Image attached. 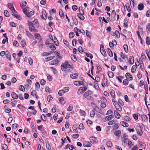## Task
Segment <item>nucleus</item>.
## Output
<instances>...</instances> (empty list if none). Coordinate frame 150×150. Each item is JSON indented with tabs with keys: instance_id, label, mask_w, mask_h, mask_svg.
Masks as SVG:
<instances>
[{
	"instance_id": "obj_29",
	"label": "nucleus",
	"mask_w": 150,
	"mask_h": 150,
	"mask_svg": "<svg viewBox=\"0 0 150 150\" xmlns=\"http://www.w3.org/2000/svg\"><path fill=\"white\" fill-rule=\"evenodd\" d=\"M123 26L126 28L128 27V21L126 18H125L124 19Z\"/></svg>"
},
{
	"instance_id": "obj_3",
	"label": "nucleus",
	"mask_w": 150,
	"mask_h": 150,
	"mask_svg": "<svg viewBox=\"0 0 150 150\" xmlns=\"http://www.w3.org/2000/svg\"><path fill=\"white\" fill-rule=\"evenodd\" d=\"M29 30L31 32H38V29L35 28V26L32 23H28Z\"/></svg>"
},
{
	"instance_id": "obj_45",
	"label": "nucleus",
	"mask_w": 150,
	"mask_h": 150,
	"mask_svg": "<svg viewBox=\"0 0 150 150\" xmlns=\"http://www.w3.org/2000/svg\"><path fill=\"white\" fill-rule=\"evenodd\" d=\"M71 59L74 62H76V61L77 59L76 55L74 54H71Z\"/></svg>"
},
{
	"instance_id": "obj_31",
	"label": "nucleus",
	"mask_w": 150,
	"mask_h": 150,
	"mask_svg": "<svg viewBox=\"0 0 150 150\" xmlns=\"http://www.w3.org/2000/svg\"><path fill=\"white\" fill-rule=\"evenodd\" d=\"M84 92L82 88V87H80L77 91V94L79 95L81 94L82 92Z\"/></svg>"
},
{
	"instance_id": "obj_4",
	"label": "nucleus",
	"mask_w": 150,
	"mask_h": 150,
	"mask_svg": "<svg viewBox=\"0 0 150 150\" xmlns=\"http://www.w3.org/2000/svg\"><path fill=\"white\" fill-rule=\"evenodd\" d=\"M135 129L137 132V133L138 135L141 136L143 134V132L142 131V128L140 125H137Z\"/></svg>"
},
{
	"instance_id": "obj_46",
	"label": "nucleus",
	"mask_w": 150,
	"mask_h": 150,
	"mask_svg": "<svg viewBox=\"0 0 150 150\" xmlns=\"http://www.w3.org/2000/svg\"><path fill=\"white\" fill-rule=\"evenodd\" d=\"M146 30L147 32H150V23H149L146 26Z\"/></svg>"
},
{
	"instance_id": "obj_23",
	"label": "nucleus",
	"mask_w": 150,
	"mask_h": 150,
	"mask_svg": "<svg viewBox=\"0 0 150 150\" xmlns=\"http://www.w3.org/2000/svg\"><path fill=\"white\" fill-rule=\"evenodd\" d=\"M142 118L143 121L145 122H147L148 120L147 116L145 115H142Z\"/></svg>"
},
{
	"instance_id": "obj_48",
	"label": "nucleus",
	"mask_w": 150,
	"mask_h": 150,
	"mask_svg": "<svg viewBox=\"0 0 150 150\" xmlns=\"http://www.w3.org/2000/svg\"><path fill=\"white\" fill-rule=\"evenodd\" d=\"M1 147L4 150H6L8 148L7 145L5 144H3L2 145Z\"/></svg>"
},
{
	"instance_id": "obj_36",
	"label": "nucleus",
	"mask_w": 150,
	"mask_h": 150,
	"mask_svg": "<svg viewBox=\"0 0 150 150\" xmlns=\"http://www.w3.org/2000/svg\"><path fill=\"white\" fill-rule=\"evenodd\" d=\"M59 15L61 17L64 18V13L63 11L61 9H59Z\"/></svg>"
},
{
	"instance_id": "obj_43",
	"label": "nucleus",
	"mask_w": 150,
	"mask_h": 150,
	"mask_svg": "<svg viewBox=\"0 0 150 150\" xmlns=\"http://www.w3.org/2000/svg\"><path fill=\"white\" fill-rule=\"evenodd\" d=\"M8 8L10 9L11 10H14V8L13 7V5L10 3H8Z\"/></svg>"
},
{
	"instance_id": "obj_18",
	"label": "nucleus",
	"mask_w": 150,
	"mask_h": 150,
	"mask_svg": "<svg viewBox=\"0 0 150 150\" xmlns=\"http://www.w3.org/2000/svg\"><path fill=\"white\" fill-rule=\"evenodd\" d=\"M106 50L109 56L110 57H113V54L111 50L109 48H108Z\"/></svg>"
},
{
	"instance_id": "obj_49",
	"label": "nucleus",
	"mask_w": 150,
	"mask_h": 150,
	"mask_svg": "<svg viewBox=\"0 0 150 150\" xmlns=\"http://www.w3.org/2000/svg\"><path fill=\"white\" fill-rule=\"evenodd\" d=\"M106 145L108 147H111L113 145V144L110 141H109L107 142Z\"/></svg>"
},
{
	"instance_id": "obj_5",
	"label": "nucleus",
	"mask_w": 150,
	"mask_h": 150,
	"mask_svg": "<svg viewBox=\"0 0 150 150\" xmlns=\"http://www.w3.org/2000/svg\"><path fill=\"white\" fill-rule=\"evenodd\" d=\"M41 12L42 14L40 15V17L43 19H47V13L45 10L42 9Z\"/></svg>"
},
{
	"instance_id": "obj_22",
	"label": "nucleus",
	"mask_w": 150,
	"mask_h": 150,
	"mask_svg": "<svg viewBox=\"0 0 150 150\" xmlns=\"http://www.w3.org/2000/svg\"><path fill=\"white\" fill-rule=\"evenodd\" d=\"M47 47L50 48L52 50H55L56 49L55 46L52 43H51L50 45L47 46Z\"/></svg>"
},
{
	"instance_id": "obj_24",
	"label": "nucleus",
	"mask_w": 150,
	"mask_h": 150,
	"mask_svg": "<svg viewBox=\"0 0 150 150\" xmlns=\"http://www.w3.org/2000/svg\"><path fill=\"white\" fill-rule=\"evenodd\" d=\"M43 45L44 44L42 42V40L41 38H40L39 39V41L38 43V46L42 48L43 47Z\"/></svg>"
},
{
	"instance_id": "obj_11",
	"label": "nucleus",
	"mask_w": 150,
	"mask_h": 150,
	"mask_svg": "<svg viewBox=\"0 0 150 150\" xmlns=\"http://www.w3.org/2000/svg\"><path fill=\"white\" fill-rule=\"evenodd\" d=\"M5 54L6 58L11 61V57L10 53L8 51H6Z\"/></svg>"
},
{
	"instance_id": "obj_39",
	"label": "nucleus",
	"mask_w": 150,
	"mask_h": 150,
	"mask_svg": "<svg viewBox=\"0 0 150 150\" xmlns=\"http://www.w3.org/2000/svg\"><path fill=\"white\" fill-rule=\"evenodd\" d=\"M108 74L109 77L110 78H112L114 76V74L112 71H108Z\"/></svg>"
},
{
	"instance_id": "obj_20",
	"label": "nucleus",
	"mask_w": 150,
	"mask_h": 150,
	"mask_svg": "<svg viewBox=\"0 0 150 150\" xmlns=\"http://www.w3.org/2000/svg\"><path fill=\"white\" fill-rule=\"evenodd\" d=\"M78 76V74L77 73L71 74L70 75V77L73 79H76Z\"/></svg>"
},
{
	"instance_id": "obj_14",
	"label": "nucleus",
	"mask_w": 150,
	"mask_h": 150,
	"mask_svg": "<svg viewBox=\"0 0 150 150\" xmlns=\"http://www.w3.org/2000/svg\"><path fill=\"white\" fill-rule=\"evenodd\" d=\"M114 106L117 110H118L119 111H121L122 110V107L118 103H116L115 105Z\"/></svg>"
},
{
	"instance_id": "obj_47",
	"label": "nucleus",
	"mask_w": 150,
	"mask_h": 150,
	"mask_svg": "<svg viewBox=\"0 0 150 150\" xmlns=\"http://www.w3.org/2000/svg\"><path fill=\"white\" fill-rule=\"evenodd\" d=\"M46 146L47 149H48V150H52L50 145L48 142H47L46 143Z\"/></svg>"
},
{
	"instance_id": "obj_15",
	"label": "nucleus",
	"mask_w": 150,
	"mask_h": 150,
	"mask_svg": "<svg viewBox=\"0 0 150 150\" xmlns=\"http://www.w3.org/2000/svg\"><path fill=\"white\" fill-rule=\"evenodd\" d=\"M128 61L130 64H133L134 62V58L132 56H130L129 59Z\"/></svg>"
},
{
	"instance_id": "obj_42",
	"label": "nucleus",
	"mask_w": 150,
	"mask_h": 150,
	"mask_svg": "<svg viewBox=\"0 0 150 150\" xmlns=\"http://www.w3.org/2000/svg\"><path fill=\"white\" fill-rule=\"evenodd\" d=\"M127 139L125 138L122 141V144L124 146H126L127 144Z\"/></svg>"
},
{
	"instance_id": "obj_55",
	"label": "nucleus",
	"mask_w": 150,
	"mask_h": 150,
	"mask_svg": "<svg viewBox=\"0 0 150 150\" xmlns=\"http://www.w3.org/2000/svg\"><path fill=\"white\" fill-rule=\"evenodd\" d=\"M46 27L50 32L52 31L53 29L51 26H49V25H46Z\"/></svg>"
},
{
	"instance_id": "obj_41",
	"label": "nucleus",
	"mask_w": 150,
	"mask_h": 150,
	"mask_svg": "<svg viewBox=\"0 0 150 150\" xmlns=\"http://www.w3.org/2000/svg\"><path fill=\"white\" fill-rule=\"evenodd\" d=\"M56 53V55L58 57V58L59 59H61L62 58V57L61 56L60 53L59 52H57V51H56L55 52Z\"/></svg>"
},
{
	"instance_id": "obj_34",
	"label": "nucleus",
	"mask_w": 150,
	"mask_h": 150,
	"mask_svg": "<svg viewBox=\"0 0 150 150\" xmlns=\"http://www.w3.org/2000/svg\"><path fill=\"white\" fill-rule=\"evenodd\" d=\"M144 6L142 4H139L138 5V9L139 10H143L144 9Z\"/></svg>"
},
{
	"instance_id": "obj_57",
	"label": "nucleus",
	"mask_w": 150,
	"mask_h": 150,
	"mask_svg": "<svg viewBox=\"0 0 150 150\" xmlns=\"http://www.w3.org/2000/svg\"><path fill=\"white\" fill-rule=\"evenodd\" d=\"M85 144H86L85 146L87 147H90L92 146L91 144L89 142H86Z\"/></svg>"
},
{
	"instance_id": "obj_44",
	"label": "nucleus",
	"mask_w": 150,
	"mask_h": 150,
	"mask_svg": "<svg viewBox=\"0 0 150 150\" xmlns=\"http://www.w3.org/2000/svg\"><path fill=\"white\" fill-rule=\"evenodd\" d=\"M129 80L127 79L124 80L123 81V84L125 86L128 85L129 83Z\"/></svg>"
},
{
	"instance_id": "obj_13",
	"label": "nucleus",
	"mask_w": 150,
	"mask_h": 150,
	"mask_svg": "<svg viewBox=\"0 0 150 150\" xmlns=\"http://www.w3.org/2000/svg\"><path fill=\"white\" fill-rule=\"evenodd\" d=\"M83 82L81 81H76L74 82V84L76 86H79L82 85Z\"/></svg>"
},
{
	"instance_id": "obj_58",
	"label": "nucleus",
	"mask_w": 150,
	"mask_h": 150,
	"mask_svg": "<svg viewBox=\"0 0 150 150\" xmlns=\"http://www.w3.org/2000/svg\"><path fill=\"white\" fill-rule=\"evenodd\" d=\"M98 82H97L96 81H94V86L97 89L99 88V87L98 86Z\"/></svg>"
},
{
	"instance_id": "obj_26",
	"label": "nucleus",
	"mask_w": 150,
	"mask_h": 150,
	"mask_svg": "<svg viewBox=\"0 0 150 150\" xmlns=\"http://www.w3.org/2000/svg\"><path fill=\"white\" fill-rule=\"evenodd\" d=\"M54 52H52V51H50V52H43L42 54L43 55L42 56H48L49 55H50L52 53H53Z\"/></svg>"
},
{
	"instance_id": "obj_32",
	"label": "nucleus",
	"mask_w": 150,
	"mask_h": 150,
	"mask_svg": "<svg viewBox=\"0 0 150 150\" xmlns=\"http://www.w3.org/2000/svg\"><path fill=\"white\" fill-rule=\"evenodd\" d=\"M121 134V131L120 130H117L114 133V134L118 137H119Z\"/></svg>"
},
{
	"instance_id": "obj_6",
	"label": "nucleus",
	"mask_w": 150,
	"mask_h": 150,
	"mask_svg": "<svg viewBox=\"0 0 150 150\" xmlns=\"http://www.w3.org/2000/svg\"><path fill=\"white\" fill-rule=\"evenodd\" d=\"M60 62L57 59H54L50 62V64L51 65H57Z\"/></svg>"
},
{
	"instance_id": "obj_53",
	"label": "nucleus",
	"mask_w": 150,
	"mask_h": 150,
	"mask_svg": "<svg viewBox=\"0 0 150 150\" xmlns=\"http://www.w3.org/2000/svg\"><path fill=\"white\" fill-rule=\"evenodd\" d=\"M113 115H110L107 116L106 118L108 120H110L113 118Z\"/></svg>"
},
{
	"instance_id": "obj_64",
	"label": "nucleus",
	"mask_w": 150,
	"mask_h": 150,
	"mask_svg": "<svg viewBox=\"0 0 150 150\" xmlns=\"http://www.w3.org/2000/svg\"><path fill=\"white\" fill-rule=\"evenodd\" d=\"M46 82L43 79H42L40 81V84L42 86L45 85Z\"/></svg>"
},
{
	"instance_id": "obj_27",
	"label": "nucleus",
	"mask_w": 150,
	"mask_h": 150,
	"mask_svg": "<svg viewBox=\"0 0 150 150\" xmlns=\"http://www.w3.org/2000/svg\"><path fill=\"white\" fill-rule=\"evenodd\" d=\"M83 14H84L79 13L78 14L77 16L81 20H83L85 19L84 17L83 16Z\"/></svg>"
},
{
	"instance_id": "obj_62",
	"label": "nucleus",
	"mask_w": 150,
	"mask_h": 150,
	"mask_svg": "<svg viewBox=\"0 0 150 150\" xmlns=\"http://www.w3.org/2000/svg\"><path fill=\"white\" fill-rule=\"evenodd\" d=\"M146 42L147 45H150V38L148 37H146Z\"/></svg>"
},
{
	"instance_id": "obj_12",
	"label": "nucleus",
	"mask_w": 150,
	"mask_h": 150,
	"mask_svg": "<svg viewBox=\"0 0 150 150\" xmlns=\"http://www.w3.org/2000/svg\"><path fill=\"white\" fill-rule=\"evenodd\" d=\"M53 38L52 40L54 44L56 45L57 46H58L59 45V44L57 39L56 37L54 35H53Z\"/></svg>"
},
{
	"instance_id": "obj_16",
	"label": "nucleus",
	"mask_w": 150,
	"mask_h": 150,
	"mask_svg": "<svg viewBox=\"0 0 150 150\" xmlns=\"http://www.w3.org/2000/svg\"><path fill=\"white\" fill-rule=\"evenodd\" d=\"M103 83L105 86H108L109 85L107 79L104 76H103Z\"/></svg>"
},
{
	"instance_id": "obj_61",
	"label": "nucleus",
	"mask_w": 150,
	"mask_h": 150,
	"mask_svg": "<svg viewBox=\"0 0 150 150\" xmlns=\"http://www.w3.org/2000/svg\"><path fill=\"white\" fill-rule=\"evenodd\" d=\"M30 22L32 23L33 24H34V25H35L38 23V21L37 19H35L33 21Z\"/></svg>"
},
{
	"instance_id": "obj_17",
	"label": "nucleus",
	"mask_w": 150,
	"mask_h": 150,
	"mask_svg": "<svg viewBox=\"0 0 150 150\" xmlns=\"http://www.w3.org/2000/svg\"><path fill=\"white\" fill-rule=\"evenodd\" d=\"M114 112L115 117L117 119H119L120 117V114L116 110H114Z\"/></svg>"
},
{
	"instance_id": "obj_54",
	"label": "nucleus",
	"mask_w": 150,
	"mask_h": 150,
	"mask_svg": "<svg viewBox=\"0 0 150 150\" xmlns=\"http://www.w3.org/2000/svg\"><path fill=\"white\" fill-rule=\"evenodd\" d=\"M115 34L117 38H119L120 37V34L118 31L115 30Z\"/></svg>"
},
{
	"instance_id": "obj_21",
	"label": "nucleus",
	"mask_w": 150,
	"mask_h": 150,
	"mask_svg": "<svg viewBox=\"0 0 150 150\" xmlns=\"http://www.w3.org/2000/svg\"><path fill=\"white\" fill-rule=\"evenodd\" d=\"M110 93L111 96L113 98H115V91L112 89H111L110 91Z\"/></svg>"
},
{
	"instance_id": "obj_19",
	"label": "nucleus",
	"mask_w": 150,
	"mask_h": 150,
	"mask_svg": "<svg viewBox=\"0 0 150 150\" xmlns=\"http://www.w3.org/2000/svg\"><path fill=\"white\" fill-rule=\"evenodd\" d=\"M125 6L128 11L129 13H131V9L129 4L128 3H125Z\"/></svg>"
},
{
	"instance_id": "obj_40",
	"label": "nucleus",
	"mask_w": 150,
	"mask_h": 150,
	"mask_svg": "<svg viewBox=\"0 0 150 150\" xmlns=\"http://www.w3.org/2000/svg\"><path fill=\"white\" fill-rule=\"evenodd\" d=\"M4 16L7 17H9L10 16L9 13L7 10L4 11Z\"/></svg>"
},
{
	"instance_id": "obj_9",
	"label": "nucleus",
	"mask_w": 150,
	"mask_h": 150,
	"mask_svg": "<svg viewBox=\"0 0 150 150\" xmlns=\"http://www.w3.org/2000/svg\"><path fill=\"white\" fill-rule=\"evenodd\" d=\"M91 104H93V110H95L98 112H100V109L98 107L95 103H91Z\"/></svg>"
},
{
	"instance_id": "obj_50",
	"label": "nucleus",
	"mask_w": 150,
	"mask_h": 150,
	"mask_svg": "<svg viewBox=\"0 0 150 150\" xmlns=\"http://www.w3.org/2000/svg\"><path fill=\"white\" fill-rule=\"evenodd\" d=\"M55 57V56H51L49 57H47L45 58V60L46 61H48L51 60H52Z\"/></svg>"
},
{
	"instance_id": "obj_51",
	"label": "nucleus",
	"mask_w": 150,
	"mask_h": 150,
	"mask_svg": "<svg viewBox=\"0 0 150 150\" xmlns=\"http://www.w3.org/2000/svg\"><path fill=\"white\" fill-rule=\"evenodd\" d=\"M41 118L42 120L44 121H46L47 120V117L45 115L42 114L41 116Z\"/></svg>"
},
{
	"instance_id": "obj_28",
	"label": "nucleus",
	"mask_w": 150,
	"mask_h": 150,
	"mask_svg": "<svg viewBox=\"0 0 150 150\" xmlns=\"http://www.w3.org/2000/svg\"><path fill=\"white\" fill-rule=\"evenodd\" d=\"M25 33L30 38H33V35L28 31H26Z\"/></svg>"
},
{
	"instance_id": "obj_52",
	"label": "nucleus",
	"mask_w": 150,
	"mask_h": 150,
	"mask_svg": "<svg viewBox=\"0 0 150 150\" xmlns=\"http://www.w3.org/2000/svg\"><path fill=\"white\" fill-rule=\"evenodd\" d=\"M86 36L89 38H91V33H90V32L88 30H86Z\"/></svg>"
},
{
	"instance_id": "obj_30",
	"label": "nucleus",
	"mask_w": 150,
	"mask_h": 150,
	"mask_svg": "<svg viewBox=\"0 0 150 150\" xmlns=\"http://www.w3.org/2000/svg\"><path fill=\"white\" fill-rule=\"evenodd\" d=\"M34 11H31L28 12L26 14V16L27 17H30L34 14Z\"/></svg>"
},
{
	"instance_id": "obj_37",
	"label": "nucleus",
	"mask_w": 150,
	"mask_h": 150,
	"mask_svg": "<svg viewBox=\"0 0 150 150\" xmlns=\"http://www.w3.org/2000/svg\"><path fill=\"white\" fill-rule=\"evenodd\" d=\"M98 71H96V74H98L102 70V68L100 65L98 64L97 65Z\"/></svg>"
},
{
	"instance_id": "obj_7",
	"label": "nucleus",
	"mask_w": 150,
	"mask_h": 150,
	"mask_svg": "<svg viewBox=\"0 0 150 150\" xmlns=\"http://www.w3.org/2000/svg\"><path fill=\"white\" fill-rule=\"evenodd\" d=\"M125 77L129 81H132L133 80V76L132 75L130 74L129 73H127L125 74Z\"/></svg>"
},
{
	"instance_id": "obj_2",
	"label": "nucleus",
	"mask_w": 150,
	"mask_h": 150,
	"mask_svg": "<svg viewBox=\"0 0 150 150\" xmlns=\"http://www.w3.org/2000/svg\"><path fill=\"white\" fill-rule=\"evenodd\" d=\"M93 93V92L90 90H88L85 92L83 96V99H86L88 100H92L93 98L91 96Z\"/></svg>"
},
{
	"instance_id": "obj_25",
	"label": "nucleus",
	"mask_w": 150,
	"mask_h": 150,
	"mask_svg": "<svg viewBox=\"0 0 150 150\" xmlns=\"http://www.w3.org/2000/svg\"><path fill=\"white\" fill-rule=\"evenodd\" d=\"M11 97L13 99H17L18 98V96L14 92H12L11 94Z\"/></svg>"
},
{
	"instance_id": "obj_33",
	"label": "nucleus",
	"mask_w": 150,
	"mask_h": 150,
	"mask_svg": "<svg viewBox=\"0 0 150 150\" xmlns=\"http://www.w3.org/2000/svg\"><path fill=\"white\" fill-rule=\"evenodd\" d=\"M120 124L122 126L124 127H127L129 126V125L128 123L123 121L121 122Z\"/></svg>"
},
{
	"instance_id": "obj_63",
	"label": "nucleus",
	"mask_w": 150,
	"mask_h": 150,
	"mask_svg": "<svg viewBox=\"0 0 150 150\" xmlns=\"http://www.w3.org/2000/svg\"><path fill=\"white\" fill-rule=\"evenodd\" d=\"M59 102H61L62 104H64V103H63V102L64 100V99L62 97H61L60 98H59Z\"/></svg>"
},
{
	"instance_id": "obj_60",
	"label": "nucleus",
	"mask_w": 150,
	"mask_h": 150,
	"mask_svg": "<svg viewBox=\"0 0 150 150\" xmlns=\"http://www.w3.org/2000/svg\"><path fill=\"white\" fill-rule=\"evenodd\" d=\"M85 54H86V56L87 57H89L91 59H92L93 58V56L90 53H88L86 52L85 53Z\"/></svg>"
},
{
	"instance_id": "obj_10",
	"label": "nucleus",
	"mask_w": 150,
	"mask_h": 150,
	"mask_svg": "<svg viewBox=\"0 0 150 150\" xmlns=\"http://www.w3.org/2000/svg\"><path fill=\"white\" fill-rule=\"evenodd\" d=\"M137 62L138 63V65H137V64H136V63H135V65H134L133 66L132 68L131 69V71L132 73H134V71L136 70L137 69V66H138L139 65V62L138 61H137Z\"/></svg>"
},
{
	"instance_id": "obj_1",
	"label": "nucleus",
	"mask_w": 150,
	"mask_h": 150,
	"mask_svg": "<svg viewBox=\"0 0 150 150\" xmlns=\"http://www.w3.org/2000/svg\"><path fill=\"white\" fill-rule=\"evenodd\" d=\"M62 70L66 73L70 72L73 69V67L71 64L66 61L61 66Z\"/></svg>"
},
{
	"instance_id": "obj_56",
	"label": "nucleus",
	"mask_w": 150,
	"mask_h": 150,
	"mask_svg": "<svg viewBox=\"0 0 150 150\" xmlns=\"http://www.w3.org/2000/svg\"><path fill=\"white\" fill-rule=\"evenodd\" d=\"M65 93L63 90H60L58 92V94L60 96H62Z\"/></svg>"
},
{
	"instance_id": "obj_35",
	"label": "nucleus",
	"mask_w": 150,
	"mask_h": 150,
	"mask_svg": "<svg viewBox=\"0 0 150 150\" xmlns=\"http://www.w3.org/2000/svg\"><path fill=\"white\" fill-rule=\"evenodd\" d=\"M90 140L91 143H94L96 142V139L95 137H90Z\"/></svg>"
},
{
	"instance_id": "obj_8",
	"label": "nucleus",
	"mask_w": 150,
	"mask_h": 150,
	"mask_svg": "<svg viewBox=\"0 0 150 150\" xmlns=\"http://www.w3.org/2000/svg\"><path fill=\"white\" fill-rule=\"evenodd\" d=\"M100 52L105 57H106L107 56V54L106 53L105 51L104 50V47H102V46H101L100 48Z\"/></svg>"
},
{
	"instance_id": "obj_38",
	"label": "nucleus",
	"mask_w": 150,
	"mask_h": 150,
	"mask_svg": "<svg viewBox=\"0 0 150 150\" xmlns=\"http://www.w3.org/2000/svg\"><path fill=\"white\" fill-rule=\"evenodd\" d=\"M123 47L125 52L126 53H127L129 51L127 45L126 44H125L124 45Z\"/></svg>"
},
{
	"instance_id": "obj_59",
	"label": "nucleus",
	"mask_w": 150,
	"mask_h": 150,
	"mask_svg": "<svg viewBox=\"0 0 150 150\" xmlns=\"http://www.w3.org/2000/svg\"><path fill=\"white\" fill-rule=\"evenodd\" d=\"M21 44L23 47H24L26 45L25 40H22L21 42Z\"/></svg>"
}]
</instances>
